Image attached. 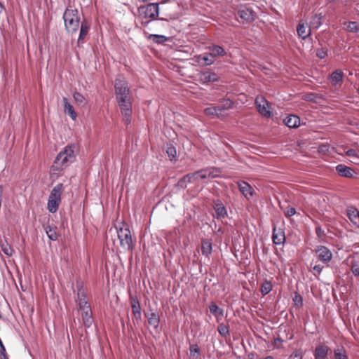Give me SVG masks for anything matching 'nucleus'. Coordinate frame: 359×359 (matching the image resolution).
I'll return each instance as SVG.
<instances>
[{"mask_svg":"<svg viewBox=\"0 0 359 359\" xmlns=\"http://www.w3.org/2000/svg\"><path fill=\"white\" fill-rule=\"evenodd\" d=\"M336 170L339 175L345 177H352L355 173L351 168L343 164L338 165L336 167Z\"/></svg>","mask_w":359,"mask_h":359,"instance_id":"nucleus-21","label":"nucleus"},{"mask_svg":"<svg viewBox=\"0 0 359 359\" xmlns=\"http://www.w3.org/2000/svg\"><path fill=\"white\" fill-rule=\"evenodd\" d=\"M315 253L318 259L326 265H328V263L332 259V252L331 250L323 245L317 246L315 249Z\"/></svg>","mask_w":359,"mask_h":359,"instance_id":"nucleus-11","label":"nucleus"},{"mask_svg":"<svg viewBox=\"0 0 359 359\" xmlns=\"http://www.w3.org/2000/svg\"><path fill=\"white\" fill-rule=\"evenodd\" d=\"M197 80L202 84H207L210 82L217 81L219 76L215 72L203 71L198 74Z\"/></svg>","mask_w":359,"mask_h":359,"instance_id":"nucleus-13","label":"nucleus"},{"mask_svg":"<svg viewBox=\"0 0 359 359\" xmlns=\"http://www.w3.org/2000/svg\"><path fill=\"white\" fill-rule=\"evenodd\" d=\"M148 323L154 329H157V318L156 314L153 312L147 313Z\"/></svg>","mask_w":359,"mask_h":359,"instance_id":"nucleus-40","label":"nucleus"},{"mask_svg":"<svg viewBox=\"0 0 359 359\" xmlns=\"http://www.w3.org/2000/svg\"><path fill=\"white\" fill-rule=\"evenodd\" d=\"M81 312L82 320H83L84 325L87 327H90L93 323V316H92L90 309H88V310L81 311Z\"/></svg>","mask_w":359,"mask_h":359,"instance_id":"nucleus-26","label":"nucleus"},{"mask_svg":"<svg viewBox=\"0 0 359 359\" xmlns=\"http://www.w3.org/2000/svg\"><path fill=\"white\" fill-rule=\"evenodd\" d=\"M273 289V285L271 281L265 280L261 286L260 292L263 296L269 294Z\"/></svg>","mask_w":359,"mask_h":359,"instance_id":"nucleus-35","label":"nucleus"},{"mask_svg":"<svg viewBox=\"0 0 359 359\" xmlns=\"http://www.w3.org/2000/svg\"><path fill=\"white\" fill-rule=\"evenodd\" d=\"M145 34H149V39L154 41V42H157V34H150L147 31H144Z\"/></svg>","mask_w":359,"mask_h":359,"instance_id":"nucleus-53","label":"nucleus"},{"mask_svg":"<svg viewBox=\"0 0 359 359\" xmlns=\"http://www.w3.org/2000/svg\"><path fill=\"white\" fill-rule=\"evenodd\" d=\"M190 356L195 357L196 354L200 353V348L197 344H191L189 347Z\"/></svg>","mask_w":359,"mask_h":359,"instance_id":"nucleus-44","label":"nucleus"},{"mask_svg":"<svg viewBox=\"0 0 359 359\" xmlns=\"http://www.w3.org/2000/svg\"><path fill=\"white\" fill-rule=\"evenodd\" d=\"M209 310L217 318V321L224 316V310L219 308L215 302H212L209 305Z\"/></svg>","mask_w":359,"mask_h":359,"instance_id":"nucleus-28","label":"nucleus"},{"mask_svg":"<svg viewBox=\"0 0 359 359\" xmlns=\"http://www.w3.org/2000/svg\"><path fill=\"white\" fill-rule=\"evenodd\" d=\"M238 16L241 19V22L243 24L251 23L255 19V13L252 9L246 6H241L237 12Z\"/></svg>","mask_w":359,"mask_h":359,"instance_id":"nucleus-10","label":"nucleus"},{"mask_svg":"<svg viewBox=\"0 0 359 359\" xmlns=\"http://www.w3.org/2000/svg\"><path fill=\"white\" fill-rule=\"evenodd\" d=\"M77 290V298L76 302L78 304L79 308L80 311L88 310L90 309V304L88 303L86 290L83 287V285L80 283L76 285Z\"/></svg>","mask_w":359,"mask_h":359,"instance_id":"nucleus-9","label":"nucleus"},{"mask_svg":"<svg viewBox=\"0 0 359 359\" xmlns=\"http://www.w3.org/2000/svg\"><path fill=\"white\" fill-rule=\"evenodd\" d=\"M64 102V111L69 114L72 120H76L77 117V114L74 109L73 106L68 102V100L66 97H63Z\"/></svg>","mask_w":359,"mask_h":359,"instance_id":"nucleus-25","label":"nucleus"},{"mask_svg":"<svg viewBox=\"0 0 359 359\" xmlns=\"http://www.w3.org/2000/svg\"><path fill=\"white\" fill-rule=\"evenodd\" d=\"M165 151L170 160L175 162L177 161V151L175 147L171 144H167Z\"/></svg>","mask_w":359,"mask_h":359,"instance_id":"nucleus-34","label":"nucleus"},{"mask_svg":"<svg viewBox=\"0 0 359 359\" xmlns=\"http://www.w3.org/2000/svg\"><path fill=\"white\" fill-rule=\"evenodd\" d=\"M218 332L222 337H226L229 334V327L224 323H220L217 327Z\"/></svg>","mask_w":359,"mask_h":359,"instance_id":"nucleus-41","label":"nucleus"},{"mask_svg":"<svg viewBox=\"0 0 359 359\" xmlns=\"http://www.w3.org/2000/svg\"><path fill=\"white\" fill-rule=\"evenodd\" d=\"M304 99L307 101H314L316 99V95L313 93H309L304 95Z\"/></svg>","mask_w":359,"mask_h":359,"instance_id":"nucleus-50","label":"nucleus"},{"mask_svg":"<svg viewBox=\"0 0 359 359\" xmlns=\"http://www.w3.org/2000/svg\"><path fill=\"white\" fill-rule=\"evenodd\" d=\"M292 356L294 358V359H295V358H297V359H302V356L300 355H299V354H297V353L294 354V355H292Z\"/></svg>","mask_w":359,"mask_h":359,"instance_id":"nucleus-55","label":"nucleus"},{"mask_svg":"<svg viewBox=\"0 0 359 359\" xmlns=\"http://www.w3.org/2000/svg\"><path fill=\"white\" fill-rule=\"evenodd\" d=\"M80 25H81V28H80L79 36L78 39V43H80L81 41H83V39L88 34L89 29H90V25L85 21L81 22Z\"/></svg>","mask_w":359,"mask_h":359,"instance_id":"nucleus-32","label":"nucleus"},{"mask_svg":"<svg viewBox=\"0 0 359 359\" xmlns=\"http://www.w3.org/2000/svg\"><path fill=\"white\" fill-rule=\"evenodd\" d=\"M346 154L348 156H355L356 154V152L353 149H349L346 151Z\"/></svg>","mask_w":359,"mask_h":359,"instance_id":"nucleus-54","label":"nucleus"},{"mask_svg":"<svg viewBox=\"0 0 359 359\" xmlns=\"http://www.w3.org/2000/svg\"><path fill=\"white\" fill-rule=\"evenodd\" d=\"M46 232L48 237L51 241H57V240L58 236H57V233L55 229L51 228L50 226H47L46 228Z\"/></svg>","mask_w":359,"mask_h":359,"instance_id":"nucleus-39","label":"nucleus"},{"mask_svg":"<svg viewBox=\"0 0 359 359\" xmlns=\"http://www.w3.org/2000/svg\"><path fill=\"white\" fill-rule=\"evenodd\" d=\"M347 216L350 221L359 228V210L351 207L347 210Z\"/></svg>","mask_w":359,"mask_h":359,"instance_id":"nucleus-20","label":"nucleus"},{"mask_svg":"<svg viewBox=\"0 0 359 359\" xmlns=\"http://www.w3.org/2000/svg\"><path fill=\"white\" fill-rule=\"evenodd\" d=\"M114 87L117 100L130 97L129 88L124 78H117L115 81Z\"/></svg>","mask_w":359,"mask_h":359,"instance_id":"nucleus-7","label":"nucleus"},{"mask_svg":"<svg viewBox=\"0 0 359 359\" xmlns=\"http://www.w3.org/2000/svg\"><path fill=\"white\" fill-rule=\"evenodd\" d=\"M351 270L355 276H359V260L351 261Z\"/></svg>","mask_w":359,"mask_h":359,"instance_id":"nucleus-42","label":"nucleus"},{"mask_svg":"<svg viewBox=\"0 0 359 359\" xmlns=\"http://www.w3.org/2000/svg\"><path fill=\"white\" fill-rule=\"evenodd\" d=\"M272 241L275 245H281L285 243V231L282 227H277L276 226H273Z\"/></svg>","mask_w":359,"mask_h":359,"instance_id":"nucleus-16","label":"nucleus"},{"mask_svg":"<svg viewBox=\"0 0 359 359\" xmlns=\"http://www.w3.org/2000/svg\"><path fill=\"white\" fill-rule=\"evenodd\" d=\"M73 97L74 101L79 104H83L85 101V97L78 92L74 93Z\"/></svg>","mask_w":359,"mask_h":359,"instance_id":"nucleus-45","label":"nucleus"},{"mask_svg":"<svg viewBox=\"0 0 359 359\" xmlns=\"http://www.w3.org/2000/svg\"><path fill=\"white\" fill-rule=\"evenodd\" d=\"M284 123L289 128H297L300 124V118L296 115H290L284 119Z\"/></svg>","mask_w":359,"mask_h":359,"instance_id":"nucleus-27","label":"nucleus"},{"mask_svg":"<svg viewBox=\"0 0 359 359\" xmlns=\"http://www.w3.org/2000/svg\"><path fill=\"white\" fill-rule=\"evenodd\" d=\"M204 113L208 116H215L218 118L222 116L218 106H211L204 109Z\"/></svg>","mask_w":359,"mask_h":359,"instance_id":"nucleus-31","label":"nucleus"},{"mask_svg":"<svg viewBox=\"0 0 359 359\" xmlns=\"http://www.w3.org/2000/svg\"><path fill=\"white\" fill-rule=\"evenodd\" d=\"M139 12L145 19L143 23L145 27H147L149 25L156 19V15H157V3H151L147 4L146 6H142L139 8Z\"/></svg>","mask_w":359,"mask_h":359,"instance_id":"nucleus-5","label":"nucleus"},{"mask_svg":"<svg viewBox=\"0 0 359 359\" xmlns=\"http://www.w3.org/2000/svg\"><path fill=\"white\" fill-rule=\"evenodd\" d=\"M116 229L121 247L126 251L133 250L134 243L128 225L121 224Z\"/></svg>","mask_w":359,"mask_h":359,"instance_id":"nucleus-3","label":"nucleus"},{"mask_svg":"<svg viewBox=\"0 0 359 359\" xmlns=\"http://www.w3.org/2000/svg\"><path fill=\"white\" fill-rule=\"evenodd\" d=\"M255 106L259 113L266 118L273 116L269 102L262 95H258L255 99Z\"/></svg>","mask_w":359,"mask_h":359,"instance_id":"nucleus-8","label":"nucleus"},{"mask_svg":"<svg viewBox=\"0 0 359 359\" xmlns=\"http://www.w3.org/2000/svg\"><path fill=\"white\" fill-rule=\"evenodd\" d=\"M233 104V102H232V100L229 99H225L221 102L220 104L218 105V107L220 109L222 114L223 115L224 111L225 110L231 109Z\"/></svg>","mask_w":359,"mask_h":359,"instance_id":"nucleus-37","label":"nucleus"},{"mask_svg":"<svg viewBox=\"0 0 359 359\" xmlns=\"http://www.w3.org/2000/svg\"><path fill=\"white\" fill-rule=\"evenodd\" d=\"M201 59L205 62V63L207 65H210L214 62V60L212 58H210L208 56L206 55H203V57H201Z\"/></svg>","mask_w":359,"mask_h":359,"instance_id":"nucleus-49","label":"nucleus"},{"mask_svg":"<svg viewBox=\"0 0 359 359\" xmlns=\"http://www.w3.org/2000/svg\"><path fill=\"white\" fill-rule=\"evenodd\" d=\"M327 1H329V2H333V1H334L335 0H327Z\"/></svg>","mask_w":359,"mask_h":359,"instance_id":"nucleus-58","label":"nucleus"},{"mask_svg":"<svg viewBox=\"0 0 359 359\" xmlns=\"http://www.w3.org/2000/svg\"><path fill=\"white\" fill-rule=\"evenodd\" d=\"M285 215L287 217L293 216L296 213V210L292 207H288L284 212Z\"/></svg>","mask_w":359,"mask_h":359,"instance_id":"nucleus-47","label":"nucleus"},{"mask_svg":"<svg viewBox=\"0 0 359 359\" xmlns=\"http://www.w3.org/2000/svg\"><path fill=\"white\" fill-rule=\"evenodd\" d=\"M322 18L321 14L313 15L309 22V27L311 29H318L321 25Z\"/></svg>","mask_w":359,"mask_h":359,"instance_id":"nucleus-30","label":"nucleus"},{"mask_svg":"<svg viewBox=\"0 0 359 359\" xmlns=\"http://www.w3.org/2000/svg\"><path fill=\"white\" fill-rule=\"evenodd\" d=\"M0 344H1V346L2 347V348L4 349V351H5V348H4V346H3V344H2L1 341H0Z\"/></svg>","mask_w":359,"mask_h":359,"instance_id":"nucleus-57","label":"nucleus"},{"mask_svg":"<svg viewBox=\"0 0 359 359\" xmlns=\"http://www.w3.org/2000/svg\"><path fill=\"white\" fill-rule=\"evenodd\" d=\"M78 147L76 144L66 146L57 156L51 167L53 171H61L74 161Z\"/></svg>","mask_w":359,"mask_h":359,"instance_id":"nucleus-1","label":"nucleus"},{"mask_svg":"<svg viewBox=\"0 0 359 359\" xmlns=\"http://www.w3.org/2000/svg\"><path fill=\"white\" fill-rule=\"evenodd\" d=\"M117 101L121 109V114L123 115V121L127 125L130 123L132 114L131 98L128 97L126 99H120L117 100Z\"/></svg>","mask_w":359,"mask_h":359,"instance_id":"nucleus-6","label":"nucleus"},{"mask_svg":"<svg viewBox=\"0 0 359 359\" xmlns=\"http://www.w3.org/2000/svg\"><path fill=\"white\" fill-rule=\"evenodd\" d=\"M316 55L320 59L325 58L327 56V50L323 48L319 49L316 52Z\"/></svg>","mask_w":359,"mask_h":359,"instance_id":"nucleus-48","label":"nucleus"},{"mask_svg":"<svg viewBox=\"0 0 359 359\" xmlns=\"http://www.w3.org/2000/svg\"><path fill=\"white\" fill-rule=\"evenodd\" d=\"M316 233L319 239H320V240L324 239V238L325 236V233L324 230L321 228V226H317L316 227Z\"/></svg>","mask_w":359,"mask_h":359,"instance_id":"nucleus-46","label":"nucleus"},{"mask_svg":"<svg viewBox=\"0 0 359 359\" xmlns=\"http://www.w3.org/2000/svg\"><path fill=\"white\" fill-rule=\"evenodd\" d=\"M201 251L202 254L206 257L211 255L212 251V244L210 239H203L201 241Z\"/></svg>","mask_w":359,"mask_h":359,"instance_id":"nucleus-23","label":"nucleus"},{"mask_svg":"<svg viewBox=\"0 0 359 359\" xmlns=\"http://www.w3.org/2000/svg\"><path fill=\"white\" fill-rule=\"evenodd\" d=\"M333 359H349L346 348L342 346L334 348Z\"/></svg>","mask_w":359,"mask_h":359,"instance_id":"nucleus-24","label":"nucleus"},{"mask_svg":"<svg viewBox=\"0 0 359 359\" xmlns=\"http://www.w3.org/2000/svg\"><path fill=\"white\" fill-rule=\"evenodd\" d=\"M166 41H172V38H167L162 35H158V43H163Z\"/></svg>","mask_w":359,"mask_h":359,"instance_id":"nucleus-51","label":"nucleus"},{"mask_svg":"<svg viewBox=\"0 0 359 359\" xmlns=\"http://www.w3.org/2000/svg\"><path fill=\"white\" fill-rule=\"evenodd\" d=\"M343 74L340 70H336L330 76V80L333 85H337L342 81Z\"/></svg>","mask_w":359,"mask_h":359,"instance_id":"nucleus-33","label":"nucleus"},{"mask_svg":"<svg viewBox=\"0 0 359 359\" xmlns=\"http://www.w3.org/2000/svg\"><path fill=\"white\" fill-rule=\"evenodd\" d=\"M130 305L133 311V313L135 318L138 319L141 316V308L138 299L133 297L132 294L130 295Z\"/></svg>","mask_w":359,"mask_h":359,"instance_id":"nucleus-19","label":"nucleus"},{"mask_svg":"<svg viewBox=\"0 0 359 359\" xmlns=\"http://www.w3.org/2000/svg\"><path fill=\"white\" fill-rule=\"evenodd\" d=\"M330 351V348L325 343L319 344L313 351L314 359H326Z\"/></svg>","mask_w":359,"mask_h":359,"instance_id":"nucleus-14","label":"nucleus"},{"mask_svg":"<svg viewBox=\"0 0 359 359\" xmlns=\"http://www.w3.org/2000/svg\"><path fill=\"white\" fill-rule=\"evenodd\" d=\"M238 187L239 191L246 199L250 200L252 198L255 194V190L252 187H251L248 182L245 181L238 182Z\"/></svg>","mask_w":359,"mask_h":359,"instance_id":"nucleus-15","label":"nucleus"},{"mask_svg":"<svg viewBox=\"0 0 359 359\" xmlns=\"http://www.w3.org/2000/svg\"><path fill=\"white\" fill-rule=\"evenodd\" d=\"M63 19L67 31L76 33L81 23L78 10L68 7L64 13Z\"/></svg>","mask_w":359,"mask_h":359,"instance_id":"nucleus-2","label":"nucleus"},{"mask_svg":"<svg viewBox=\"0 0 359 359\" xmlns=\"http://www.w3.org/2000/svg\"><path fill=\"white\" fill-rule=\"evenodd\" d=\"M293 302L296 306L302 307L303 305V299L300 294L296 293L293 297Z\"/></svg>","mask_w":359,"mask_h":359,"instance_id":"nucleus-43","label":"nucleus"},{"mask_svg":"<svg viewBox=\"0 0 359 359\" xmlns=\"http://www.w3.org/2000/svg\"><path fill=\"white\" fill-rule=\"evenodd\" d=\"M344 25H346V29L348 32L355 33L359 32V25L356 22L350 21L345 22Z\"/></svg>","mask_w":359,"mask_h":359,"instance_id":"nucleus-38","label":"nucleus"},{"mask_svg":"<svg viewBox=\"0 0 359 359\" xmlns=\"http://www.w3.org/2000/svg\"><path fill=\"white\" fill-rule=\"evenodd\" d=\"M205 170L207 171L208 177L210 179L219 177L221 175V170L217 168H207Z\"/></svg>","mask_w":359,"mask_h":359,"instance_id":"nucleus-36","label":"nucleus"},{"mask_svg":"<svg viewBox=\"0 0 359 359\" xmlns=\"http://www.w3.org/2000/svg\"><path fill=\"white\" fill-rule=\"evenodd\" d=\"M323 269V266L320 265V264H317V265H315L313 268V270L316 272L318 274H320L322 271Z\"/></svg>","mask_w":359,"mask_h":359,"instance_id":"nucleus-52","label":"nucleus"},{"mask_svg":"<svg viewBox=\"0 0 359 359\" xmlns=\"http://www.w3.org/2000/svg\"><path fill=\"white\" fill-rule=\"evenodd\" d=\"M311 27H307L306 22H299L297 27L298 36L303 39H306L311 34Z\"/></svg>","mask_w":359,"mask_h":359,"instance_id":"nucleus-18","label":"nucleus"},{"mask_svg":"<svg viewBox=\"0 0 359 359\" xmlns=\"http://www.w3.org/2000/svg\"><path fill=\"white\" fill-rule=\"evenodd\" d=\"M213 208L216 213V217L217 219L224 218L227 216V211L224 204L219 201H214Z\"/></svg>","mask_w":359,"mask_h":359,"instance_id":"nucleus-17","label":"nucleus"},{"mask_svg":"<svg viewBox=\"0 0 359 359\" xmlns=\"http://www.w3.org/2000/svg\"><path fill=\"white\" fill-rule=\"evenodd\" d=\"M3 11V6L2 4L0 3V13L2 12Z\"/></svg>","mask_w":359,"mask_h":359,"instance_id":"nucleus-56","label":"nucleus"},{"mask_svg":"<svg viewBox=\"0 0 359 359\" xmlns=\"http://www.w3.org/2000/svg\"><path fill=\"white\" fill-rule=\"evenodd\" d=\"M65 190L62 183L56 184L50 191L47 203V209L51 213L57 211L62 201V194Z\"/></svg>","mask_w":359,"mask_h":359,"instance_id":"nucleus-4","label":"nucleus"},{"mask_svg":"<svg viewBox=\"0 0 359 359\" xmlns=\"http://www.w3.org/2000/svg\"><path fill=\"white\" fill-rule=\"evenodd\" d=\"M210 50V56L212 57H222L226 55V50L224 49L223 47L218 46V45H213L212 46L209 47Z\"/></svg>","mask_w":359,"mask_h":359,"instance_id":"nucleus-22","label":"nucleus"},{"mask_svg":"<svg viewBox=\"0 0 359 359\" xmlns=\"http://www.w3.org/2000/svg\"><path fill=\"white\" fill-rule=\"evenodd\" d=\"M0 248L1 251L8 257H11L14 253L13 248L6 239L0 241Z\"/></svg>","mask_w":359,"mask_h":359,"instance_id":"nucleus-29","label":"nucleus"},{"mask_svg":"<svg viewBox=\"0 0 359 359\" xmlns=\"http://www.w3.org/2000/svg\"><path fill=\"white\" fill-rule=\"evenodd\" d=\"M207 178H208V177L207 175V171L205 168V169H201L196 172L186 175L181 180L180 183H182V182L191 183V182H194L198 180H205Z\"/></svg>","mask_w":359,"mask_h":359,"instance_id":"nucleus-12","label":"nucleus"}]
</instances>
